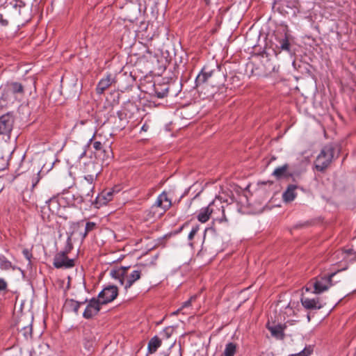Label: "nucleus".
<instances>
[{
    "mask_svg": "<svg viewBox=\"0 0 356 356\" xmlns=\"http://www.w3.org/2000/svg\"><path fill=\"white\" fill-rule=\"evenodd\" d=\"M147 265L139 264L135 266L134 269L130 271V267H117L110 270L111 276L118 280L119 283L124 286V289L127 291L133 284L138 280L141 275L146 273Z\"/></svg>",
    "mask_w": 356,
    "mask_h": 356,
    "instance_id": "f257e3e1",
    "label": "nucleus"
},
{
    "mask_svg": "<svg viewBox=\"0 0 356 356\" xmlns=\"http://www.w3.org/2000/svg\"><path fill=\"white\" fill-rule=\"evenodd\" d=\"M210 218L213 219V223H228L229 220L220 200L216 199L211 202L207 207H202L197 216V220L202 223L207 222Z\"/></svg>",
    "mask_w": 356,
    "mask_h": 356,
    "instance_id": "f03ea898",
    "label": "nucleus"
},
{
    "mask_svg": "<svg viewBox=\"0 0 356 356\" xmlns=\"http://www.w3.org/2000/svg\"><path fill=\"white\" fill-rule=\"evenodd\" d=\"M224 82L225 76L218 66L213 70H209L208 67H204L195 79L197 88L204 84L219 88L224 84Z\"/></svg>",
    "mask_w": 356,
    "mask_h": 356,
    "instance_id": "7ed1b4c3",
    "label": "nucleus"
},
{
    "mask_svg": "<svg viewBox=\"0 0 356 356\" xmlns=\"http://www.w3.org/2000/svg\"><path fill=\"white\" fill-rule=\"evenodd\" d=\"M335 147L332 144L324 146L317 156L314 165L318 171L323 172L332 163L335 152Z\"/></svg>",
    "mask_w": 356,
    "mask_h": 356,
    "instance_id": "20e7f679",
    "label": "nucleus"
},
{
    "mask_svg": "<svg viewBox=\"0 0 356 356\" xmlns=\"http://www.w3.org/2000/svg\"><path fill=\"white\" fill-rule=\"evenodd\" d=\"M337 272L330 273L328 276L316 277L312 280L306 286L305 290L309 291L312 287L314 288V293H321L329 289L331 286L332 278L335 275Z\"/></svg>",
    "mask_w": 356,
    "mask_h": 356,
    "instance_id": "39448f33",
    "label": "nucleus"
},
{
    "mask_svg": "<svg viewBox=\"0 0 356 356\" xmlns=\"http://www.w3.org/2000/svg\"><path fill=\"white\" fill-rule=\"evenodd\" d=\"M70 241L71 239L69 237L67 238V245L66 250L60 252L55 255L53 264L56 268H70L74 266V260L72 259H69L67 256V253L72 248Z\"/></svg>",
    "mask_w": 356,
    "mask_h": 356,
    "instance_id": "423d86ee",
    "label": "nucleus"
},
{
    "mask_svg": "<svg viewBox=\"0 0 356 356\" xmlns=\"http://www.w3.org/2000/svg\"><path fill=\"white\" fill-rule=\"evenodd\" d=\"M15 119L13 115L10 113H6L0 117V135L10 136L14 124Z\"/></svg>",
    "mask_w": 356,
    "mask_h": 356,
    "instance_id": "0eeeda50",
    "label": "nucleus"
},
{
    "mask_svg": "<svg viewBox=\"0 0 356 356\" xmlns=\"http://www.w3.org/2000/svg\"><path fill=\"white\" fill-rule=\"evenodd\" d=\"M152 206L163 215L171 207L172 200L168 193L163 191L157 197Z\"/></svg>",
    "mask_w": 356,
    "mask_h": 356,
    "instance_id": "6e6552de",
    "label": "nucleus"
},
{
    "mask_svg": "<svg viewBox=\"0 0 356 356\" xmlns=\"http://www.w3.org/2000/svg\"><path fill=\"white\" fill-rule=\"evenodd\" d=\"M118 295V289L116 286L109 285L106 286L98 295L102 304L105 305L114 300Z\"/></svg>",
    "mask_w": 356,
    "mask_h": 356,
    "instance_id": "1a4fd4ad",
    "label": "nucleus"
},
{
    "mask_svg": "<svg viewBox=\"0 0 356 356\" xmlns=\"http://www.w3.org/2000/svg\"><path fill=\"white\" fill-rule=\"evenodd\" d=\"M102 302L97 298H92L88 302L87 306L83 313V316L86 319H90L96 316L100 310Z\"/></svg>",
    "mask_w": 356,
    "mask_h": 356,
    "instance_id": "9d476101",
    "label": "nucleus"
},
{
    "mask_svg": "<svg viewBox=\"0 0 356 356\" xmlns=\"http://www.w3.org/2000/svg\"><path fill=\"white\" fill-rule=\"evenodd\" d=\"M93 190L94 186H87L80 183L79 188V202H89L93 203L95 202V200L92 199L94 194Z\"/></svg>",
    "mask_w": 356,
    "mask_h": 356,
    "instance_id": "9b49d317",
    "label": "nucleus"
},
{
    "mask_svg": "<svg viewBox=\"0 0 356 356\" xmlns=\"http://www.w3.org/2000/svg\"><path fill=\"white\" fill-rule=\"evenodd\" d=\"M14 13L18 19L22 22H27L30 18L29 8L22 1H18L13 6Z\"/></svg>",
    "mask_w": 356,
    "mask_h": 356,
    "instance_id": "f8f14e48",
    "label": "nucleus"
},
{
    "mask_svg": "<svg viewBox=\"0 0 356 356\" xmlns=\"http://www.w3.org/2000/svg\"><path fill=\"white\" fill-rule=\"evenodd\" d=\"M26 316L22 315L19 317L17 323V329L20 330V332H22V334L26 337H31L32 336V321H33V317H29L27 318V325L26 326H24V321L26 320Z\"/></svg>",
    "mask_w": 356,
    "mask_h": 356,
    "instance_id": "ddd939ff",
    "label": "nucleus"
},
{
    "mask_svg": "<svg viewBox=\"0 0 356 356\" xmlns=\"http://www.w3.org/2000/svg\"><path fill=\"white\" fill-rule=\"evenodd\" d=\"M42 209H47L51 214L58 215L60 210V205L57 197H53L45 202Z\"/></svg>",
    "mask_w": 356,
    "mask_h": 356,
    "instance_id": "4468645a",
    "label": "nucleus"
},
{
    "mask_svg": "<svg viewBox=\"0 0 356 356\" xmlns=\"http://www.w3.org/2000/svg\"><path fill=\"white\" fill-rule=\"evenodd\" d=\"M115 193H116V191L113 188L104 191L95 198V202L99 204H106L113 200Z\"/></svg>",
    "mask_w": 356,
    "mask_h": 356,
    "instance_id": "2eb2a0df",
    "label": "nucleus"
},
{
    "mask_svg": "<svg viewBox=\"0 0 356 356\" xmlns=\"http://www.w3.org/2000/svg\"><path fill=\"white\" fill-rule=\"evenodd\" d=\"M114 81V78L111 74H108L106 76V77L102 78L98 83L96 92L99 95H102L104 92L111 86L112 83Z\"/></svg>",
    "mask_w": 356,
    "mask_h": 356,
    "instance_id": "dca6fc26",
    "label": "nucleus"
},
{
    "mask_svg": "<svg viewBox=\"0 0 356 356\" xmlns=\"http://www.w3.org/2000/svg\"><path fill=\"white\" fill-rule=\"evenodd\" d=\"M289 165L287 163L284 164L282 166L276 168L273 172L272 175L277 179L282 178H288L292 176V173L289 172Z\"/></svg>",
    "mask_w": 356,
    "mask_h": 356,
    "instance_id": "f3484780",
    "label": "nucleus"
},
{
    "mask_svg": "<svg viewBox=\"0 0 356 356\" xmlns=\"http://www.w3.org/2000/svg\"><path fill=\"white\" fill-rule=\"evenodd\" d=\"M300 301L302 306L307 309H319L322 307V305L320 303L318 298L310 299L302 296Z\"/></svg>",
    "mask_w": 356,
    "mask_h": 356,
    "instance_id": "a211bd4d",
    "label": "nucleus"
},
{
    "mask_svg": "<svg viewBox=\"0 0 356 356\" xmlns=\"http://www.w3.org/2000/svg\"><path fill=\"white\" fill-rule=\"evenodd\" d=\"M297 188V185L289 184L282 194L283 201L285 202H291L293 201L297 196V193L296 192Z\"/></svg>",
    "mask_w": 356,
    "mask_h": 356,
    "instance_id": "6ab92c4d",
    "label": "nucleus"
},
{
    "mask_svg": "<svg viewBox=\"0 0 356 356\" xmlns=\"http://www.w3.org/2000/svg\"><path fill=\"white\" fill-rule=\"evenodd\" d=\"M163 216L158 210L152 206L145 210L143 213V219L146 221L153 222Z\"/></svg>",
    "mask_w": 356,
    "mask_h": 356,
    "instance_id": "aec40b11",
    "label": "nucleus"
},
{
    "mask_svg": "<svg viewBox=\"0 0 356 356\" xmlns=\"http://www.w3.org/2000/svg\"><path fill=\"white\" fill-rule=\"evenodd\" d=\"M267 328L270 332L271 335L277 339H282L284 337V327L281 325H267Z\"/></svg>",
    "mask_w": 356,
    "mask_h": 356,
    "instance_id": "412c9836",
    "label": "nucleus"
},
{
    "mask_svg": "<svg viewBox=\"0 0 356 356\" xmlns=\"http://www.w3.org/2000/svg\"><path fill=\"white\" fill-rule=\"evenodd\" d=\"M86 302L87 300L85 302H78L73 299H70L66 300L65 306L70 311L73 312L75 314H78L80 306Z\"/></svg>",
    "mask_w": 356,
    "mask_h": 356,
    "instance_id": "4be33fe9",
    "label": "nucleus"
},
{
    "mask_svg": "<svg viewBox=\"0 0 356 356\" xmlns=\"http://www.w3.org/2000/svg\"><path fill=\"white\" fill-rule=\"evenodd\" d=\"M161 339H160L157 336H154L152 337L148 343L147 350L148 353L150 354L154 353L157 349L161 346Z\"/></svg>",
    "mask_w": 356,
    "mask_h": 356,
    "instance_id": "5701e85b",
    "label": "nucleus"
},
{
    "mask_svg": "<svg viewBox=\"0 0 356 356\" xmlns=\"http://www.w3.org/2000/svg\"><path fill=\"white\" fill-rule=\"evenodd\" d=\"M169 87L166 84L154 86L155 95L158 98H163L168 95Z\"/></svg>",
    "mask_w": 356,
    "mask_h": 356,
    "instance_id": "b1692460",
    "label": "nucleus"
},
{
    "mask_svg": "<svg viewBox=\"0 0 356 356\" xmlns=\"http://www.w3.org/2000/svg\"><path fill=\"white\" fill-rule=\"evenodd\" d=\"M84 348L88 352H92L95 345V339L92 337H85L83 341Z\"/></svg>",
    "mask_w": 356,
    "mask_h": 356,
    "instance_id": "393cba45",
    "label": "nucleus"
},
{
    "mask_svg": "<svg viewBox=\"0 0 356 356\" xmlns=\"http://www.w3.org/2000/svg\"><path fill=\"white\" fill-rule=\"evenodd\" d=\"M8 90L11 91L13 94H22L24 92V88L22 85L19 83L12 82L8 85Z\"/></svg>",
    "mask_w": 356,
    "mask_h": 356,
    "instance_id": "a878e982",
    "label": "nucleus"
},
{
    "mask_svg": "<svg viewBox=\"0 0 356 356\" xmlns=\"http://www.w3.org/2000/svg\"><path fill=\"white\" fill-rule=\"evenodd\" d=\"M343 259L348 262H354L356 260V253L353 249H348L342 252Z\"/></svg>",
    "mask_w": 356,
    "mask_h": 356,
    "instance_id": "bb28decb",
    "label": "nucleus"
},
{
    "mask_svg": "<svg viewBox=\"0 0 356 356\" xmlns=\"http://www.w3.org/2000/svg\"><path fill=\"white\" fill-rule=\"evenodd\" d=\"M236 351V345L233 342H229L225 346L223 353L224 356H234Z\"/></svg>",
    "mask_w": 356,
    "mask_h": 356,
    "instance_id": "cd10ccee",
    "label": "nucleus"
},
{
    "mask_svg": "<svg viewBox=\"0 0 356 356\" xmlns=\"http://www.w3.org/2000/svg\"><path fill=\"white\" fill-rule=\"evenodd\" d=\"M97 228V224L94 222H87L85 225L84 232L81 233V238L83 239L92 231Z\"/></svg>",
    "mask_w": 356,
    "mask_h": 356,
    "instance_id": "c85d7f7f",
    "label": "nucleus"
},
{
    "mask_svg": "<svg viewBox=\"0 0 356 356\" xmlns=\"http://www.w3.org/2000/svg\"><path fill=\"white\" fill-rule=\"evenodd\" d=\"M97 175V172L93 174L87 175L84 177V179L81 181V183L84 184L87 186H94V181L96 180Z\"/></svg>",
    "mask_w": 356,
    "mask_h": 356,
    "instance_id": "c756f323",
    "label": "nucleus"
},
{
    "mask_svg": "<svg viewBox=\"0 0 356 356\" xmlns=\"http://www.w3.org/2000/svg\"><path fill=\"white\" fill-rule=\"evenodd\" d=\"M0 268L2 270L14 269L12 263L8 261L4 256L0 257Z\"/></svg>",
    "mask_w": 356,
    "mask_h": 356,
    "instance_id": "7c9ffc66",
    "label": "nucleus"
},
{
    "mask_svg": "<svg viewBox=\"0 0 356 356\" xmlns=\"http://www.w3.org/2000/svg\"><path fill=\"white\" fill-rule=\"evenodd\" d=\"M280 49L284 51H290V43L289 41V38L286 35H285L284 38L280 40Z\"/></svg>",
    "mask_w": 356,
    "mask_h": 356,
    "instance_id": "2f4dec72",
    "label": "nucleus"
},
{
    "mask_svg": "<svg viewBox=\"0 0 356 356\" xmlns=\"http://www.w3.org/2000/svg\"><path fill=\"white\" fill-rule=\"evenodd\" d=\"M174 331H175L174 327H172V326L166 327L161 332V334H162L163 337H164L165 339H169L173 334Z\"/></svg>",
    "mask_w": 356,
    "mask_h": 356,
    "instance_id": "473e14b6",
    "label": "nucleus"
},
{
    "mask_svg": "<svg viewBox=\"0 0 356 356\" xmlns=\"http://www.w3.org/2000/svg\"><path fill=\"white\" fill-rule=\"evenodd\" d=\"M40 170H37L36 172H34L33 176L31 178V182L32 188H34L35 187V186L38 184L40 179Z\"/></svg>",
    "mask_w": 356,
    "mask_h": 356,
    "instance_id": "72a5a7b5",
    "label": "nucleus"
},
{
    "mask_svg": "<svg viewBox=\"0 0 356 356\" xmlns=\"http://www.w3.org/2000/svg\"><path fill=\"white\" fill-rule=\"evenodd\" d=\"M196 298H197L196 295L192 296L188 300H186L182 303L181 309H184V308L190 307L191 305L192 302L193 301H195L196 300Z\"/></svg>",
    "mask_w": 356,
    "mask_h": 356,
    "instance_id": "f704fd0d",
    "label": "nucleus"
},
{
    "mask_svg": "<svg viewBox=\"0 0 356 356\" xmlns=\"http://www.w3.org/2000/svg\"><path fill=\"white\" fill-rule=\"evenodd\" d=\"M200 229V226L198 225H196L192 227V229L191 230L190 233L188 234V238L189 240H192L195 235L197 233V232Z\"/></svg>",
    "mask_w": 356,
    "mask_h": 356,
    "instance_id": "c9c22d12",
    "label": "nucleus"
},
{
    "mask_svg": "<svg viewBox=\"0 0 356 356\" xmlns=\"http://www.w3.org/2000/svg\"><path fill=\"white\" fill-rule=\"evenodd\" d=\"M93 148L96 151H102V148H103V145L99 141H95V142L93 143Z\"/></svg>",
    "mask_w": 356,
    "mask_h": 356,
    "instance_id": "e433bc0d",
    "label": "nucleus"
},
{
    "mask_svg": "<svg viewBox=\"0 0 356 356\" xmlns=\"http://www.w3.org/2000/svg\"><path fill=\"white\" fill-rule=\"evenodd\" d=\"M311 354V350L305 348L301 352L298 353L296 356H308Z\"/></svg>",
    "mask_w": 356,
    "mask_h": 356,
    "instance_id": "4c0bfd02",
    "label": "nucleus"
},
{
    "mask_svg": "<svg viewBox=\"0 0 356 356\" xmlns=\"http://www.w3.org/2000/svg\"><path fill=\"white\" fill-rule=\"evenodd\" d=\"M7 288V284L3 279L0 278V291L5 290Z\"/></svg>",
    "mask_w": 356,
    "mask_h": 356,
    "instance_id": "58836bf2",
    "label": "nucleus"
},
{
    "mask_svg": "<svg viewBox=\"0 0 356 356\" xmlns=\"http://www.w3.org/2000/svg\"><path fill=\"white\" fill-rule=\"evenodd\" d=\"M8 22L6 19H3L2 15L0 14V24L1 26L8 25Z\"/></svg>",
    "mask_w": 356,
    "mask_h": 356,
    "instance_id": "ea45409f",
    "label": "nucleus"
},
{
    "mask_svg": "<svg viewBox=\"0 0 356 356\" xmlns=\"http://www.w3.org/2000/svg\"><path fill=\"white\" fill-rule=\"evenodd\" d=\"M23 254L25 256V257L29 260L30 261L31 259V254L29 253V252L27 250H24L23 251Z\"/></svg>",
    "mask_w": 356,
    "mask_h": 356,
    "instance_id": "a19ab883",
    "label": "nucleus"
},
{
    "mask_svg": "<svg viewBox=\"0 0 356 356\" xmlns=\"http://www.w3.org/2000/svg\"><path fill=\"white\" fill-rule=\"evenodd\" d=\"M29 317H33V316H26V320H24V326H26V325H27V318H28Z\"/></svg>",
    "mask_w": 356,
    "mask_h": 356,
    "instance_id": "79ce46f5",
    "label": "nucleus"
},
{
    "mask_svg": "<svg viewBox=\"0 0 356 356\" xmlns=\"http://www.w3.org/2000/svg\"><path fill=\"white\" fill-rule=\"evenodd\" d=\"M182 309H181V307L179 309H178L177 311L174 312L172 313L173 315H177L179 314V312Z\"/></svg>",
    "mask_w": 356,
    "mask_h": 356,
    "instance_id": "37998d69",
    "label": "nucleus"
},
{
    "mask_svg": "<svg viewBox=\"0 0 356 356\" xmlns=\"http://www.w3.org/2000/svg\"><path fill=\"white\" fill-rule=\"evenodd\" d=\"M6 2V0H0V6H3Z\"/></svg>",
    "mask_w": 356,
    "mask_h": 356,
    "instance_id": "c03bdc74",
    "label": "nucleus"
},
{
    "mask_svg": "<svg viewBox=\"0 0 356 356\" xmlns=\"http://www.w3.org/2000/svg\"><path fill=\"white\" fill-rule=\"evenodd\" d=\"M136 13H140V8L138 6H136Z\"/></svg>",
    "mask_w": 356,
    "mask_h": 356,
    "instance_id": "a18cd8bd",
    "label": "nucleus"
},
{
    "mask_svg": "<svg viewBox=\"0 0 356 356\" xmlns=\"http://www.w3.org/2000/svg\"><path fill=\"white\" fill-rule=\"evenodd\" d=\"M161 356H168V353H161Z\"/></svg>",
    "mask_w": 356,
    "mask_h": 356,
    "instance_id": "49530a36",
    "label": "nucleus"
},
{
    "mask_svg": "<svg viewBox=\"0 0 356 356\" xmlns=\"http://www.w3.org/2000/svg\"><path fill=\"white\" fill-rule=\"evenodd\" d=\"M142 129H143V131H147V128L145 127V125H143V126L142 127Z\"/></svg>",
    "mask_w": 356,
    "mask_h": 356,
    "instance_id": "de8ad7c7",
    "label": "nucleus"
},
{
    "mask_svg": "<svg viewBox=\"0 0 356 356\" xmlns=\"http://www.w3.org/2000/svg\"><path fill=\"white\" fill-rule=\"evenodd\" d=\"M82 222H83V221L78 222L76 223V225H77L78 226H79Z\"/></svg>",
    "mask_w": 356,
    "mask_h": 356,
    "instance_id": "09e8293b",
    "label": "nucleus"
},
{
    "mask_svg": "<svg viewBox=\"0 0 356 356\" xmlns=\"http://www.w3.org/2000/svg\"><path fill=\"white\" fill-rule=\"evenodd\" d=\"M175 342L172 343L170 345V348H169V349H170L171 348H172V347H173V346L175 345Z\"/></svg>",
    "mask_w": 356,
    "mask_h": 356,
    "instance_id": "8fccbe9b",
    "label": "nucleus"
}]
</instances>
